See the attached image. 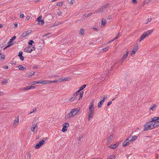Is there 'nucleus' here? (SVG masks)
I'll list each match as a JSON object with an SVG mask.
<instances>
[{
	"instance_id": "nucleus-1",
	"label": "nucleus",
	"mask_w": 159,
	"mask_h": 159,
	"mask_svg": "<svg viewBox=\"0 0 159 159\" xmlns=\"http://www.w3.org/2000/svg\"><path fill=\"white\" fill-rule=\"evenodd\" d=\"M80 110V107H77V108L72 109L71 110L70 112L68 113L66 117L67 118H69L71 117H72L76 115L78 112H79Z\"/></svg>"
},
{
	"instance_id": "nucleus-2",
	"label": "nucleus",
	"mask_w": 159,
	"mask_h": 159,
	"mask_svg": "<svg viewBox=\"0 0 159 159\" xmlns=\"http://www.w3.org/2000/svg\"><path fill=\"white\" fill-rule=\"evenodd\" d=\"M153 31L152 29L151 30H148L143 33V34L141 36L140 39H139V41L141 42V41L144 39L148 35L151 34Z\"/></svg>"
},
{
	"instance_id": "nucleus-3",
	"label": "nucleus",
	"mask_w": 159,
	"mask_h": 159,
	"mask_svg": "<svg viewBox=\"0 0 159 159\" xmlns=\"http://www.w3.org/2000/svg\"><path fill=\"white\" fill-rule=\"evenodd\" d=\"M157 117H153L151 119V121H150L151 123L152 124L154 128L159 126V122L157 120Z\"/></svg>"
},
{
	"instance_id": "nucleus-4",
	"label": "nucleus",
	"mask_w": 159,
	"mask_h": 159,
	"mask_svg": "<svg viewBox=\"0 0 159 159\" xmlns=\"http://www.w3.org/2000/svg\"><path fill=\"white\" fill-rule=\"evenodd\" d=\"M154 128L153 127L152 124L150 122L147 123L144 126V131H147L148 129H153Z\"/></svg>"
},
{
	"instance_id": "nucleus-5",
	"label": "nucleus",
	"mask_w": 159,
	"mask_h": 159,
	"mask_svg": "<svg viewBox=\"0 0 159 159\" xmlns=\"http://www.w3.org/2000/svg\"><path fill=\"white\" fill-rule=\"evenodd\" d=\"M16 38V37L15 36H14L12 37L10 40V41L8 42V45H7L3 49H5L9 47L10 46L12 45L13 44L12 43L13 40L15 39Z\"/></svg>"
},
{
	"instance_id": "nucleus-6",
	"label": "nucleus",
	"mask_w": 159,
	"mask_h": 159,
	"mask_svg": "<svg viewBox=\"0 0 159 159\" xmlns=\"http://www.w3.org/2000/svg\"><path fill=\"white\" fill-rule=\"evenodd\" d=\"M138 43H136L135 45L133 48V49L131 52V56L133 57L136 51L138 49Z\"/></svg>"
},
{
	"instance_id": "nucleus-7",
	"label": "nucleus",
	"mask_w": 159,
	"mask_h": 159,
	"mask_svg": "<svg viewBox=\"0 0 159 159\" xmlns=\"http://www.w3.org/2000/svg\"><path fill=\"white\" fill-rule=\"evenodd\" d=\"M69 125L68 123H66L63 125V127L62 129L63 132H65L67 130V128L69 127Z\"/></svg>"
},
{
	"instance_id": "nucleus-8",
	"label": "nucleus",
	"mask_w": 159,
	"mask_h": 159,
	"mask_svg": "<svg viewBox=\"0 0 159 159\" xmlns=\"http://www.w3.org/2000/svg\"><path fill=\"white\" fill-rule=\"evenodd\" d=\"M45 142L43 140L40 141L39 143H37L35 146V148L36 149L39 148L41 146L43 145Z\"/></svg>"
},
{
	"instance_id": "nucleus-9",
	"label": "nucleus",
	"mask_w": 159,
	"mask_h": 159,
	"mask_svg": "<svg viewBox=\"0 0 159 159\" xmlns=\"http://www.w3.org/2000/svg\"><path fill=\"white\" fill-rule=\"evenodd\" d=\"M131 137H129L123 143L122 145L124 146H128L129 144L131 143L130 142L129 139H130Z\"/></svg>"
},
{
	"instance_id": "nucleus-10",
	"label": "nucleus",
	"mask_w": 159,
	"mask_h": 159,
	"mask_svg": "<svg viewBox=\"0 0 159 159\" xmlns=\"http://www.w3.org/2000/svg\"><path fill=\"white\" fill-rule=\"evenodd\" d=\"M109 5L108 4H107L106 5H105L104 6H102L101 7L99 10V12H103L105 11L106 10V8Z\"/></svg>"
},
{
	"instance_id": "nucleus-11",
	"label": "nucleus",
	"mask_w": 159,
	"mask_h": 159,
	"mask_svg": "<svg viewBox=\"0 0 159 159\" xmlns=\"http://www.w3.org/2000/svg\"><path fill=\"white\" fill-rule=\"evenodd\" d=\"M128 54H129V51L127 50L126 51V53L123 55V57L122 58V60L120 61V62L121 63H122L123 62L124 60H125L126 58V57H127L128 55Z\"/></svg>"
},
{
	"instance_id": "nucleus-12",
	"label": "nucleus",
	"mask_w": 159,
	"mask_h": 159,
	"mask_svg": "<svg viewBox=\"0 0 159 159\" xmlns=\"http://www.w3.org/2000/svg\"><path fill=\"white\" fill-rule=\"evenodd\" d=\"M37 128V124H36L35 125H33L31 129L32 131L34 132V133H36L37 132V129H36L35 130V129Z\"/></svg>"
},
{
	"instance_id": "nucleus-13",
	"label": "nucleus",
	"mask_w": 159,
	"mask_h": 159,
	"mask_svg": "<svg viewBox=\"0 0 159 159\" xmlns=\"http://www.w3.org/2000/svg\"><path fill=\"white\" fill-rule=\"evenodd\" d=\"M30 33L29 31H27L23 33V34L20 36V38H23L25 37L28 34Z\"/></svg>"
},
{
	"instance_id": "nucleus-14",
	"label": "nucleus",
	"mask_w": 159,
	"mask_h": 159,
	"mask_svg": "<svg viewBox=\"0 0 159 159\" xmlns=\"http://www.w3.org/2000/svg\"><path fill=\"white\" fill-rule=\"evenodd\" d=\"M71 78L70 77H67V78H61L59 79L60 82H61V81H68L70 80Z\"/></svg>"
},
{
	"instance_id": "nucleus-15",
	"label": "nucleus",
	"mask_w": 159,
	"mask_h": 159,
	"mask_svg": "<svg viewBox=\"0 0 159 159\" xmlns=\"http://www.w3.org/2000/svg\"><path fill=\"white\" fill-rule=\"evenodd\" d=\"M23 53L22 52L20 51L19 53L18 56L20 57V59L21 61H23L24 59V57L22 56Z\"/></svg>"
},
{
	"instance_id": "nucleus-16",
	"label": "nucleus",
	"mask_w": 159,
	"mask_h": 159,
	"mask_svg": "<svg viewBox=\"0 0 159 159\" xmlns=\"http://www.w3.org/2000/svg\"><path fill=\"white\" fill-rule=\"evenodd\" d=\"M137 137L136 136H133L131 139V138L130 139H129L130 142L131 143L132 142L136 140L137 139Z\"/></svg>"
},
{
	"instance_id": "nucleus-17",
	"label": "nucleus",
	"mask_w": 159,
	"mask_h": 159,
	"mask_svg": "<svg viewBox=\"0 0 159 159\" xmlns=\"http://www.w3.org/2000/svg\"><path fill=\"white\" fill-rule=\"evenodd\" d=\"M118 143H116L114 144L113 145H110V147L111 148H112L113 149H115L116 148V147L118 146Z\"/></svg>"
},
{
	"instance_id": "nucleus-18",
	"label": "nucleus",
	"mask_w": 159,
	"mask_h": 159,
	"mask_svg": "<svg viewBox=\"0 0 159 159\" xmlns=\"http://www.w3.org/2000/svg\"><path fill=\"white\" fill-rule=\"evenodd\" d=\"M119 33L118 34L116 37L114 38H113V39L111 40H110L108 42V43H111V42H112V41H114V40L117 39L118 38V37L119 36Z\"/></svg>"
},
{
	"instance_id": "nucleus-19",
	"label": "nucleus",
	"mask_w": 159,
	"mask_h": 159,
	"mask_svg": "<svg viewBox=\"0 0 159 159\" xmlns=\"http://www.w3.org/2000/svg\"><path fill=\"white\" fill-rule=\"evenodd\" d=\"M113 138V136L112 135H110L107 139V142L109 143H110L111 142L112 139Z\"/></svg>"
},
{
	"instance_id": "nucleus-20",
	"label": "nucleus",
	"mask_w": 159,
	"mask_h": 159,
	"mask_svg": "<svg viewBox=\"0 0 159 159\" xmlns=\"http://www.w3.org/2000/svg\"><path fill=\"white\" fill-rule=\"evenodd\" d=\"M107 21L104 19H102L101 20V25H105L106 24Z\"/></svg>"
},
{
	"instance_id": "nucleus-21",
	"label": "nucleus",
	"mask_w": 159,
	"mask_h": 159,
	"mask_svg": "<svg viewBox=\"0 0 159 159\" xmlns=\"http://www.w3.org/2000/svg\"><path fill=\"white\" fill-rule=\"evenodd\" d=\"M19 121V120L18 118L17 119H16L15 120L14 122V125H16V126H15V127H16V126L18 124Z\"/></svg>"
},
{
	"instance_id": "nucleus-22",
	"label": "nucleus",
	"mask_w": 159,
	"mask_h": 159,
	"mask_svg": "<svg viewBox=\"0 0 159 159\" xmlns=\"http://www.w3.org/2000/svg\"><path fill=\"white\" fill-rule=\"evenodd\" d=\"M93 113H89L88 116V120H89L93 116Z\"/></svg>"
},
{
	"instance_id": "nucleus-23",
	"label": "nucleus",
	"mask_w": 159,
	"mask_h": 159,
	"mask_svg": "<svg viewBox=\"0 0 159 159\" xmlns=\"http://www.w3.org/2000/svg\"><path fill=\"white\" fill-rule=\"evenodd\" d=\"M7 79H4L3 81H2V84L3 85H6L7 83Z\"/></svg>"
},
{
	"instance_id": "nucleus-24",
	"label": "nucleus",
	"mask_w": 159,
	"mask_h": 159,
	"mask_svg": "<svg viewBox=\"0 0 159 159\" xmlns=\"http://www.w3.org/2000/svg\"><path fill=\"white\" fill-rule=\"evenodd\" d=\"M110 48V46H107L104 48H103L102 50H103V52H106Z\"/></svg>"
},
{
	"instance_id": "nucleus-25",
	"label": "nucleus",
	"mask_w": 159,
	"mask_h": 159,
	"mask_svg": "<svg viewBox=\"0 0 159 159\" xmlns=\"http://www.w3.org/2000/svg\"><path fill=\"white\" fill-rule=\"evenodd\" d=\"M156 105L155 104H154L152 107L150 108V110L152 111H154L156 107Z\"/></svg>"
},
{
	"instance_id": "nucleus-26",
	"label": "nucleus",
	"mask_w": 159,
	"mask_h": 159,
	"mask_svg": "<svg viewBox=\"0 0 159 159\" xmlns=\"http://www.w3.org/2000/svg\"><path fill=\"white\" fill-rule=\"evenodd\" d=\"M18 67L19 68V69L20 70H23L26 69L25 67L22 66V65H20L18 66Z\"/></svg>"
},
{
	"instance_id": "nucleus-27",
	"label": "nucleus",
	"mask_w": 159,
	"mask_h": 159,
	"mask_svg": "<svg viewBox=\"0 0 159 159\" xmlns=\"http://www.w3.org/2000/svg\"><path fill=\"white\" fill-rule=\"evenodd\" d=\"M86 86V84H84L80 88V89H79V91H81L83 89H84Z\"/></svg>"
},
{
	"instance_id": "nucleus-28",
	"label": "nucleus",
	"mask_w": 159,
	"mask_h": 159,
	"mask_svg": "<svg viewBox=\"0 0 159 159\" xmlns=\"http://www.w3.org/2000/svg\"><path fill=\"white\" fill-rule=\"evenodd\" d=\"M84 30L83 29H81L80 31L79 34L80 35H83L84 33Z\"/></svg>"
},
{
	"instance_id": "nucleus-29",
	"label": "nucleus",
	"mask_w": 159,
	"mask_h": 159,
	"mask_svg": "<svg viewBox=\"0 0 159 159\" xmlns=\"http://www.w3.org/2000/svg\"><path fill=\"white\" fill-rule=\"evenodd\" d=\"M25 52H26L30 53V52H31L33 50V49H30L29 48H27L26 49H25Z\"/></svg>"
},
{
	"instance_id": "nucleus-30",
	"label": "nucleus",
	"mask_w": 159,
	"mask_h": 159,
	"mask_svg": "<svg viewBox=\"0 0 159 159\" xmlns=\"http://www.w3.org/2000/svg\"><path fill=\"white\" fill-rule=\"evenodd\" d=\"M39 22V23L38 24L39 25H43L44 24V20H40Z\"/></svg>"
},
{
	"instance_id": "nucleus-31",
	"label": "nucleus",
	"mask_w": 159,
	"mask_h": 159,
	"mask_svg": "<svg viewBox=\"0 0 159 159\" xmlns=\"http://www.w3.org/2000/svg\"><path fill=\"white\" fill-rule=\"evenodd\" d=\"M31 89V87H30V86H28V87H24L22 89H21V90H29V89Z\"/></svg>"
},
{
	"instance_id": "nucleus-32",
	"label": "nucleus",
	"mask_w": 159,
	"mask_h": 159,
	"mask_svg": "<svg viewBox=\"0 0 159 159\" xmlns=\"http://www.w3.org/2000/svg\"><path fill=\"white\" fill-rule=\"evenodd\" d=\"M89 113H94V109L89 108Z\"/></svg>"
},
{
	"instance_id": "nucleus-33",
	"label": "nucleus",
	"mask_w": 159,
	"mask_h": 159,
	"mask_svg": "<svg viewBox=\"0 0 159 159\" xmlns=\"http://www.w3.org/2000/svg\"><path fill=\"white\" fill-rule=\"evenodd\" d=\"M150 2V0H147L146 1H145L144 2V3L143 4V6L145 4H148Z\"/></svg>"
},
{
	"instance_id": "nucleus-34",
	"label": "nucleus",
	"mask_w": 159,
	"mask_h": 159,
	"mask_svg": "<svg viewBox=\"0 0 159 159\" xmlns=\"http://www.w3.org/2000/svg\"><path fill=\"white\" fill-rule=\"evenodd\" d=\"M80 91H79V90H78L76 92V93H75L73 95L74 96H76L80 93Z\"/></svg>"
},
{
	"instance_id": "nucleus-35",
	"label": "nucleus",
	"mask_w": 159,
	"mask_h": 159,
	"mask_svg": "<svg viewBox=\"0 0 159 159\" xmlns=\"http://www.w3.org/2000/svg\"><path fill=\"white\" fill-rule=\"evenodd\" d=\"M39 81H34L32 82V85H35L36 84H39Z\"/></svg>"
},
{
	"instance_id": "nucleus-36",
	"label": "nucleus",
	"mask_w": 159,
	"mask_h": 159,
	"mask_svg": "<svg viewBox=\"0 0 159 159\" xmlns=\"http://www.w3.org/2000/svg\"><path fill=\"white\" fill-rule=\"evenodd\" d=\"M102 102H101V101H100L99 103H98V108H100L102 106Z\"/></svg>"
},
{
	"instance_id": "nucleus-37",
	"label": "nucleus",
	"mask_w": 159,
	"mask_h": 159,
	"mask_svg": "<svg viewBox=\"0 0 159 159\" xmlns=\"http://www.w3.org/2000/svg\"><path fill=\"white\" fill-rule=\"evenodd\" d=\"M62 2H60L57 3L56 5L57 6H61L62 5Z\"/></svg>"
},
{
	"instance_id": "nucleus-38",
	"label": "nucleus",
	"mask_w": 159,
	"mask_h": 159,
	"mask_svg": "<svg viewBox=\"0 0 159 159\" xmlns=\"http://www.w3.org/2000/svg\"><path fill=\"white\" fill-rule=\"evenodd\" d=\"M92 14V13H90L87 15H86V14H85L84 16L86 17H88L91 16Z\"/></svg>"
},
{
	"instance_id": "nucleus-39",
	"label": "nucleus",
	"mask_w": 159,
	"mask_h": 159,
	"mask_svg": "<svg viewBox=\"0 0 159 159\" xmlns=\"http://www.w3.org/2000/svg\"><path fill=\"white\" fill-rule=\"evenodd\" d=\"M45 84H49L50 83H51L52 82V81H51L45 80Z\"/></svg>"
},
{
	"instance_id": "nucleus-40",
	"label": "nucleus",
	"mask_w": 159,
	"mask_h": 159,
	"mask_svg": "<svg viewBox=\"0 0 159 159\" xmlns=\"http://www.w3.org/2000/svg\"><path fill=\"white\" fill-rule=\"evenodd\" d=\"M28 44L30 45H32V44L34 43V41L32 40H30L28 42Z\"/></svg>"
},
{
	"instance_id": "nucleus-41",
	"label": "nucleus",
	"mask_w": 159,
	"mask_h": 159,
	"mask_svg": "<svg viewBox=\"0 0 159 159\" xmlns=\"http://www.w3.org/2000/svg\"><path fill=\"white\" fill-rule=\"evenodd\" d=\"M89 109H94V107L93 103H91V105L89 107Z\"/></svg>"
},
{
	"instance_id": "nucleus-42",
	"label": "nucleus",
	"mask_w": 159,
	"mask_h": 159,
	"mask_svg": "<svg viewBox=\"0 0 159 159\" xmlns=\"http://www.w3.org/2000/svg\"><path fill=\"white\" fill-rule=\"evenodd\" d=\"M75 99V97H72L69 99V101L71 102H72Z\"/></svg>"
},
{
	"instance_id": "nucleus-43",
	"label": "nucleus",
	"mask_w": 159,
	"mask_h": 159,
	"mask_svg": "<svg viewBox=\"0 0 159 159\" xmlns=\"http://www.w3.org/2000/svg\"><path fill=\"white\" fill-rule=\"evenodd\" d=\"M45 80H40V81H39V84H45Z\"/></svg>"
},
{
	"instance_id": "nucleus-44",
	"label": "nucleus",
	"mask_w": 159,
	"mask_h": 159,
	"mask_svg": "<svg viewBox=\"0 0 159 159\" xmlns=\"http://www.w3.org/2000/svg\"><path fill=\"white\" fill-rule=\"evenodd\" d=\"M42 18V16H39L37 19V20L38 21V22H39V21H40V20H41V19Z\"/></svg>"
},
{
	"instance_id": "nucleus-45",
	"label": "nucleus",
	"mask_w": 159,
	"mask_h": 159,
	"mask_svg": "<svg viewBox=\"0 0 159 159\" xmlns=\"http://www.w3.org/2000/svg\"><path fill=\"white\" fill-rule=\"evenodd\" d=\"M115 155H113L110 156L109 159H115Z\"/></svg>"
},
{
	"instance_id": "nucleus-46",
	"label": "nucleus",
	"mask_w": 159,
	"mask_h": 159,
	"mask_svg": "<svg viewBox=\"0 0 159 159\" xmlns=\"http://www.w3.org/2000/svg\"><path fill=\"white\" fill-rule=\"evenodd\" d=\"M35 72L34 71H32L30 72V76H32L34 74Z\"/></svg>"
},
{
	"instance_id": "nucleus-47",
	"label": "nucleus",
	"mask_w": 159,
	"mask_h": 159,
	"mask_svg": "<svg viewBox=\"0 0 159 159\" xmlns=\"http://www.w3.org/2000/svg\"><path fill=\"white\" fill-rule=\"evenodd\" d=\"M52 81V83H57V82H60L59 79H58L57 80H55L54 81Z\"/></svg>"
},
{
	"instance_id": "nucleus-48",
	"label": "nucleus",
	"mask_w": 159,
	"mask_h": 159,
	"mask_svg": "<svg viewBox=\"0 0 159 159\" xmlns=\"http://www.w3.org/2000/svg\"><path fill=\"white\" fill-rule=\"evenodd\" d=\"M36 111V108L33 109V111H31L29 114H31L32 113H34L35 111Z\"/></svg>"
},
{
	"instance_id": "nucleus-49",
	"label": "nucleus",
	"mask_w": 159,
	"mask_h": 159,
	"mask_svg": "<svg viewBox=\"0 0 159 159\" xmlns=\"http://www.w3.org/2000/svg\"><path fill=\"white\" fill-rule=\"evenodd\" d=\"M1 59H2L3 60H4L5 59V56L4 55H2L1 56Z\"/></svg>"
},
{
	"instance_id": "nucleus-50",
	"label": "nucleus",
	"mask_w": 159,
	"mask_h": 159,
	"mask_svg": "<svg viewBox=\"0 0 159 159\" xmlns=\"http://www.w3.org/2000/svg\"><path fill=\"white\" fill-rule=\"evenodd\" d=\"M84 92L83 91L81 92L80 93V98H81L82 96L83 95V94Z\"/></svg>"
},
{
	"instance_id": "nucleus-51",
	"label": "nucleus",
	"mask_w": 159,
	"mask_h": 159,
	"mask_svg": "<svg viewBox=\"0 0 159 159\" xmlns=\"http://www.w3.org/2000/svg\"><path fill=\"white\" fill-rule=\"evenodd\" d=\"M137 2L136 0H132V3L134 4H135L137 3Z\"/></svg>"
},
{
	"instance_id": "nucleus-52",
	"label": "nucleus",
	"mask_w": 159,
	"mask_h": 159,
	"mask_svg": "<svg viewBox=\"0 0 159 159\" xmlns=\"http://www.w3.org/2000/svg\"><path fill=\"white\" fill-rule=\"evenodd\" d=\"M152 18H148V22L146 23V24H147L148 22H150L152 20Z\"/></svg>"
},
{
	"instance_id": "nucleus-53",
	"label": "nucleus",
	"mask_w": 159,
	"mask_h": 159,
	"mask_svg": "<svg viewBox=\"0 0 159 159\" xmlns=\"http://www.w3.org/2000/svg\"><path fill=\"white\" fill-rule=\"evenodd\" d=\"M112 103V102L111 101L108 102L107 104V106H110Z\"/></svg>"
},
{
	"instance_id": "nucleus-54",
	"label": "nucleus",
	"mask_w": 159,
	"mask_h": 159,
	"mask_svg": "<svg viewBox=\"0 0 159 159\" xmlns=\"http://www.w3.org/2000/svg\"><path fill=\"white\" fill-rule=\"evenodd\" d=\"M20 18H23L24 17V15L23 14H20Z\"/></svg>"
},
{
	"instance_id": "nucleus-55",
	"label": "nucleus",
	"mask_w": 159,
	"mask_h": 159,
	"mask_svg": "<svg viewBox=\"0 0 159 159\" xmlns=\"http://www.w3.org/2000/svg\"><path fill=\"white\" fill-rule=\"evenodd\" d=\"M3 68L5 69H7L8 68V66H5L3 67Z\"/></svg>"
},
{
	"instance_id": "nucleus-56",
	"label": "nucleus",
	"mask_w": 159,
	"mask_h": 159,
	"mask_svg": "<svg viewBox=\"0 0 159 159\" xmlns=\"http://www.w3.org/2000/svg\"><path fill=\"white\" fill-rule=\"evenodd\" d=\"M111 16H108L107 17V19L108 20H110L111 19Z\"/></svg>"
},
{
	"instance_id": "nucleus-57",
	"label": "nucleus",
	"mask_w": 159,
	"mask_h": 159,
	"mask_svg": "<svg viewBox=\"0 0 159 159\" xmlns=\"http://www.w3.org/2000/svg\"><path fill=\"white\" fill-rule=\"evenodd\" d=\"M30 87H31V89H35V87L34 86H30Z\"/></svg>"
},
{
	"instance_id": "nucleus-58",
	"label": "nucleus",
	"mask_w": 159,
	"mask_h": 159,
	"mask_svg": "<svg viewBox=\"0 0 159 159\" xmlns=\"http://www.w3.org/2000/svg\"><path fill=\"white\" fill-rule=\"evenodd\" d=\"M93 29L95 31H97L98 30L97 28H93Z\"/></svg>"
},
{
	"instance_id": "nucleus-59",
	"label": "nucleus",
	"mask_w": 159,
	"mask_h": 159,
	"mask_svg": "<svg viewBox=\"0 0 159 159\" xmlns=\"http://www.w3.org/2000/svg\"><path fill=\"white\" fill-rule=\"evenodd\" d=\"M37 68V66H34L33 67V69H36Z\"/></svg>"
},
{
	"instance_id": "nucleus-60",
	"label": "nucleus",
	"mask_w": 159,
	"mask_h": 159,
	"mask_svg": "<svg viewBox=\"0 0 159 159\" xmlns=\"http://www.w3.org/2000/svg\"><path fill=\"white\" fill-rule=\"evenodd\" d=\"M3 25H2V24H0V28H2L3 27Z\"/></svg>"
},
{
	"instance_id": "nucleus-61",
	"label": "nucleus",
	"mask_w": 159,
	"mask_h": 159,
	"mask_svg": "<svg viewBox=\"0 0 159 159\" xmlns=\"http://www.w3.org/2000/svg\"><path fill=\"white\" fill-rule=\"evenodd\" d=\"M100 101L101 102H102V103H103L104 101H105V100L104 99H103L101 101Z\"/></svg>"
},
{
	"instance_id": "nucleus-62",
	"label": "nucleus",
	"mask_w": 159,
	"mask_h": 159,
	"mask_svg": "<svg viewBox=\"0 0 159 159\" xmlns=\"http://www.w3.org/2000/svg\"><path fill=\"white\" fill-rule=\"evenodd\" d=\"M14 26H15V27H17V23L15 24Z\"/></svg>"
},
{
	"instance_id": "nucleus-63",
	"label": "nucleus",
	"mask_w": 159,
	"mask_h": 159,
	"mask_svg": "<svg viewBox=\"0 0 159 159\" xmlns=\"http://www.w3.org/2000/svg\"><path fill=\"white\" fill-rule=\"evenodd\" d=\"M30 18V16H27V17H26V19H27V20H29Z\"/></svg>"
},
{
	"instance_id": "nucleus-64",
	"label": "nucleus",
	"mask_w": 159,
	"mask_h": 159,
	"mask_svg": "<svg viewBox=\"0 0 159 159\" xmlns=\"http://www.w3.org/2000/svg\"><path fill=\"white\" fill-rule=\"evenodd\" d=\"M157 118L158 119L157 120L158 121V122H159V118L158 117H157Z\"/></svg>"
}]
</instances>
